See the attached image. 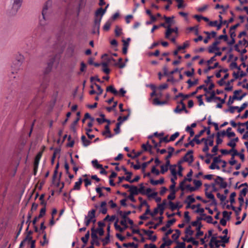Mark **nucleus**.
Instances as JSON below:
<instances>
[{"label": "nucleus", "instance_id": "nucleus-1", "mask_svg": "<svg viewBox=\"0 0 248 248\" xmlns=\"http://www.w3.org/2000/svg\"><path fill=\"white\" fill-rule=\"evenodd\" d=\"M52 1L47 0L43 5L42 11V17H39V23L34 32L36 35L41 36L45 31V27L46 25L48 11L52 7Z\"/></svg>", "mask_w": 248, "mask_h": 248}, {"label": "nucleus", "instance_id": "nucleus-2", "mask_svg": "<svg viewBox=\"0 0 248 248\" xmlns=\"http://www.w3.org/2000/svg\"><path fill=\"white\" fill-rule=\"evenodd\" d=\"M80 8V1L79 0H71L66 11L67 16L74 15L78 16Z\"/></svg>", "mask_w": 248, "mask_h": 248}, {"label": "nucleus", "instance_id": "nucleus-3", "mask_svg": "<svg viewBox=\"0 0 248 248\" xmlns=\"http://www.w3.org/2000/svg\"><path fill=\"white\" fill-rule=\"evenodd\" d=\"M206 129V127H204V129L201 130L199 133L196 134L194 138L192 139V140H190L189 142L185 143L184 146L186 148L188 147L189 146H191L192 147H194L195 145L194 142H195L197 144H200L202 141L205 140L204 139H201L200 140L199 136H202L203 134L205 132Z\"/></svg>", "mask_w": 248, "mask_h": 248}, {"label": "nucleus", "instance_id": "nucleus-4", "mask_svg": "<svg viewBox=\"0 0 248 248\" xmlns=\"http://www.w3.org/2000/svg\"><path fill=\"white\" fill-rule=\"evenodd\" d=\"M13 2L9 14L11 16L15 15L21 6L23 0H12Z\"/></svg>", "mask_w": 248, "mask_h": 248}, {"label": "nucleus", "instance_id": "nucleus-5", "mask_svg": "<svg viewBox=\"0 0 248 248\" xmlns=\"http://www.w3.org/2000/svg\"><path fill=\"white\" fill-rule=\"evenodd\" d=\"M23 60V57L22 56H19L17 59H16L13 63L12 65V68L13 71L11 72V74L14 75L15 73H16L17 71L18 70L22 63Z\"/></svg>", "mask_w": 248, "mask_h": 248}, {"label": "nucleus", "instance_id": "nucleus-6", "mask_svg": "<svg viewBox=\"0 0 248 248\" xmlns=\"http://www.w3.org/2000/svg\"><path fill=\"white\" fill-rule=\"evenodd\" d=\"M95 209H92L89 211L88 213V215L85 216V224L86 226H88L91 222H92V219L95 217Z\"/></svg>", "mask_w": 248, "mask_h": 248}, {"label": "nucleus", "instance_id": "nucleus-7", "mask_svg": "<svg viewBox=\"0 0 248 248\" xmlns=\"http://www.w3.org/2000/svg\"><path fill=\"white\" fill-rule=\"evenodd\" d=\"M205 87L204 85H202L197 87L196 90L191 93L189 95H184L183 93H179L178 95H176L175 98H177L179 97H184V99L188 98L192 96L195 95L197 93L199 90L203 89Z\"/></svg>", "mask_w": 248, "mask_h": 248}, {"label": "nucleus", "instance_id": "nucleus-8", "mask_svg": "<svg viewBox=\"0 0 248 248\" xmlns=\"http://www.w3.org/2000/svg\"><path fill=\"white\" fill-rule=\"evenodd\" d=\"M101 21V17L95 18L94 21V24L93 27V30L92 31L93 34L97 33L98 35L99 34V28L100 22Z\"/></svg>", "mask_w": 248, "mask_h": 248}, {"label": "nucleus", "instance_id": "nucleus-9", "mask_svg": "<svg viewBox=\"0 0 248 248\" xmlns=\"http://www.w3.org/2000/svg\"><path fill=\"white\" fill-rule=\"evenodd\" d=\"M193 151L191 150H189L187 153L183 157V161L187 162L189 163H191L194 160V157L193 155Z\"/></svg>", "mask_w": 248, "mask_h": 248}, {"label": "nucleus", "instance_id": "nucleus-10", "mask_svg": "<svg viewBox=\"0 0 248 248\" xmlns=\"http://www.w3.org/2000/svg\"><path fill=\"white\" fill-rule=\"evenodd\" d=\"M215 182L216 184L219 185L220 188H225L227 186V182L224 181V179L222 177L219 176H217L215 179Z\"/></svg>", "mask_w": 248, "mask_h": 248}, {"label": "nucleus", "instance_id": "nucleus-11", "mask_svg": "<svg viewBox=\"0 0 248 248\" xmlns=\"http://www.w3.org/2000/svg\"><path fill=\"white\" fill-rule=\"evenodd\" d=\"M171 25L170 24L167 27V31L165 33V37L167 39L169 38L170 34L172 32H178V28L175 27L174 28H170Z\"/></svg>", "mask_w": 248, "mask_h": 248}, {"label": "nucleus", "instance_id": "nucleus-12", "mask_svg": "<svg viewBox=\"0 0 248 248\" xmlns=\"http://www.w3.org/2000/svg\"><path fill=\"white\" fill-rule=\"evenodd\" d=\"M46 208H42L40 211V214L37 217H35L33 220H32V222L33 225H35L37 221L39 219L45 215L46 214Z\"/></svg>", "mask_w": 248, "mask_h": 248}, {"label": "nucleus", "instance_id": "nucleus-13", "mask_svg": "<svg viewBox=\"0 0 248 248\" xmlns=\"http://www.w3.org/2000/svg\"><path fill=\"white\" fill-rule=\"evenodd\" d=\"M141 231L144 232V233L148 236V239L151 240L152 242H155L157 239V237L156 235H154L153 237H151V235L154 233L153 231L146 230L145 229H142Z\"/></svg>", "mask_w": 248, "mask_h": 248}, {"label": "nucleus", "instance_id": "nucleus-14", "mask_svg": "<svg viewBox=\"0 0 248 248\" xmlns=\"http://www.w3.org/2000/svg\"><path fill=\"white\" fill-rule=\"evenodd\" d=\"M77 118L71 124L70 129L74 132H76V125L80 120V112L79 111L77 113Z\"/></svg>", "mask_w": 248, "mask_h": 248}, {"label": "nucleus", "instance_id": "nucleus-15", "mask_svg": "<svg viewBox=\"0 0 248 248\" xmlns=\"http://www.w3.org/2000/svg\"><path fill=\"white\" fill-rule=\"evenodd\" d=\"M247 191L248 189L247 187H245L241 190L238 198L239 202H244V197L246 196Z\"/></svg>", "mask_w": 248, "mask_h": 248}, {"label": "nucleus", "instance_id": "nucleus-16", "mask_svg": "<svg viewBox=\"0 0 248 248\" xmlns=\"http://www.w3.org/2000/svg\"><path fill=\"white\" fill-rule=\"evenodd\" d=\"M117 214H118L123 219L126 220L127 218H129L127 216L131 214L132 213L130 211H125L123 212L119 209L117 211Z\"/></svg>", "mask_w": 248, "mask_h": 248}, {"label": "nucleus", "instance_id": "nucleus-17", "mask_svg": "<svg viewBox=\"0 0 248 248\" xmlns=\"http://www.w3.org/2000/svg\"><path fill=\"white\" fill-rule=\"evenodd\" d=\"M211 241L214 242L216 248H218L220 247L221 241L217 240V234H215L212 236Z\"/></svg>", "mask_w": 248, "mask_h": 248}, {"label": "nucleus", "instance_id": "nucleus-18", "mask_svg": "<svg viewBox=\"0 0 248 248\" xmlns=\"http://www.w3.org/2000/svg\"><path fill=\"white\" fill-rule=\"evenodd\" d=\"M107 202L105 201L102 202L100 204V212L103 215H105L107 213V208L106 207Z\"/></svg>", "mask_w": 248, "mask_h": 248}, {"label": "nucleus", "instance_id": "nucleus-19", "mask_svg": "<svg viewBox=\"0 0 248 248\" xmlns=\"http://www.w3.org/2000/svg\"><path fill=\"white\" fill-rule=\"evenodd\" d=\"M105 130L102 132V135L103 136H105L106 135L108 134L107 136V137L108 138H111L113 136V135L111 133L110 129H109V126L108 125H106L105 126Z\"/></svg>", "mask_w": 248, "mask_h": 248}, {"label": "nucleus", "instance_id": "nucleus-20", "mask_svg": "<svg viewBox=\"0 0 248 248\" xmlns=\"http://www.w3.org/2000/svg\"><path fill=\"white\" fill-rule=\"evenodd\" d=\"M192 181V178H185L184 179V180L181 182L180 183V184H179V188L182 191H183L185 188L184 187V185H185V183L186 182V181H188V182H191Z\"/></svg>", "mask_w": 248, "mask_h": 248}, {"label": "nucleus", "instance_id": "nucleus-21", "mask_svg": "<svg viewBox=\"0 0 248 248\" xmlns=\"http://www.w3.org/2000/svg\"><path fill=\"white\" fill-rule=\"evenodd\" d=\"M150 182L152 185L154 186H156L158 184H162L164 183V179L163 177H161L159 180H154L153 179H150Z\"/></svg>", "mask_w": 248, "mask_h": 248}, {"label": "nucleus", "instance_id": "nucleus-22", "mask_svg": "<svg viewBox=\"0 0 248 248\" xmlns=\"http://www.w3.org/2000/svg\"><path fill=\"white\" fill-rule=\"evenodd\" d=\"M244 202H239V206L237 208H235V209L233 210L235 213L236 216V219L239 220L240 219L239 214L242 210V206L243 205Z\"/></svg>", "mask_w": 248, "mask_h": 248}, {"label": "nucleus", "instance_id": "nucleus-23", "mask_svg": "<svg viewBox=\"0 0 248 248\" xmlns=\"http://www.w3.org/2000/svg\"><path fill=\"white\" fill-rule=\"evenodd\" d=\"M202 227V223H200L199 225L197 227L196 230L197 231V233L196 234V236L197 238L202 236L203 235V232L201 230V228Z\"/></svg>", "mask_w": 248, "mask_h": 248}, {"label": "nucleus", "instance_id": "nucleus-24", "mask_svg": "<svg viewBox=\"0 0 248 248\" xmlns=\"http://www.w3.org/2000/svg\"><path fill=\"white\" fill-rule=\"evenodd\" d=\"M151 211L150 209V206H148V208H147L145 212L144 213L140 216L139 218L141 220H146L148 218V217L146 216L147 215L149 214L150 215Z\"/></svg>", "mask_w": 248, "mask_h": 248}, {"label": "nucleus", "instance_id": "nucleus-25", "mask_svg": "<svg viewBox=\"0 0 248 248\" xmlns=\"http://www.w3.org/2000/svg\"><path fill=\"white\" fill-rule=\"evenodd\" d=\"M106 13V9H103L102 8H100L99 9H98L96 12H95V16L96 17V18H98L97 16H100L102 18V16L105 14V13Z\"/></svg>", "mask_w": 248, "mask_h": 248}, {"label": "nucleus", "instance_id": "nucleus-26", "mask_svg": "<svg viewBox=\"0 0 248 248\" xmlns=\"http://www.w3.org/2000/svg\"><path fill=\"white\" fill-rule=\"evenodd\" d=\"M128 191L130 192V194L137 195L139 194L138 188L135 186H131Z\"/></svg>", "mask_w": 248, "mask_h": 248}, {"label": "nucleus", "instance_id": "nucleus-27", "mask_svg": "<svg viewBox=\"0 0 248 248\" xmlns=\"http://www.w3.org/2000/svg\"><path fill=\"white\" fill-rule=\"evenodd\" d=\"M81 140L83 145L85 147L89 146L91 143V141L90 140H87L84 135H82L81 136Z\"/></svg>", "mask_w": 248, "mask_h": 248}, {"label": "nucleus", "instance_id": "nucleus-28", "mask_svg": "<svg viewBox=\"0 0 248 248\" xmlns=\"http://www.w3.org/2000/svg\"><path fill=\"white\" fill-rule=\"evenodd\" d=\"M107 92H109L115 95H117L119 93L114 88L112 85L108 86L106 89Z\"/></svg>", "mask_w": 248, "mask_h": 248}, {"label": "nucleus", "instance_id": "nucleus-29", "mask_svg": "<svg viewBox=\"0 0 248 248\" xmlns=\"http://www.w3.org/2000/svg\"><path fill=\"white\" fill-rule=\"evenodd\" d=\"M96 233H97L95 232L94 227H93L91 229V237L92 239V241H94V240L98 239V237Z\"/></svg>", "mask_w": 248, "mask_h": 248}, {"label": "nucleus", "instance_id": "nucleus-30", "mask_svg": "<svg viewBox=\"0 0 248 248\" xmlns=\"http://www.w3.org/2000/svg\"><path fill=\"white\" fill-rule=\"evenodd\" d=\"M175 232H176V233L173 234L171 236V237L176 243V241H177V239L179 238L181 234V231L178 229H176L175 230Z\"/></svg>", "mask_w": 248, "mask_h": 248}, {"label": "nucleus", "instance_id": "nucleus-31", "mask_svg": "<svg viewBox=\"0 0 248 248\" xmlns=\"http://www.w3.org/2000/svg\"><path fill=\"white\" fill-rule=\"evenodd\" d=\"M195 202V199L193 197V195H189L187 197L186 200L185 201V203L187 204H191Z\"/></svg>", "mask_w": 248, "mask_h": 248}, {"label": "nucleus", "instance_id": "nucleus-32", "mask_svg": "<svg viewBox=\"0 0 248 248\" xmlns=\"http://www.w3.org/2000/svg\"><path fill=\"white\" fill-rule=\"evenodd\" d=\"M82 182V178H80L78 181L75 183V186L72 190H79L80 188V186Z\"/></svg>", "mask_w": 248, "mask_h": 248}, {"label": "nucleus", "instance_id": "nucleus-33", "mask_svg": "<svg viewBox=\"0 0 248 248\" xmlns=\"http://www.w3.org/2000/svg\"><path fill=\"white\" fill-rule=\"evenodd\" d=\"M178 202H177L176 204H175L173 202L170 201L169 202V204L170 205V208L172 210L174 211L177 208H180L182 207V205L178 207Z\"/></svg>", "mask_w": 248, "mask_h": 248}, {"label": "nucleus", "instance_id": "nucleus-34", "mask_svg": "<svg viewBox=\"0 0 248 248\" xmlns=\"http://www.w3.org/2000/svg\"><path fill=\"white\" fill-rule=\"evenodd\" d=\"M101 65L103 67L102 71L106 74H108L110 73V70L108 68V63L102 62Z\"/></svg>", "mask_w": 248, "mask_h": 248}, {"label": "nucleus", "instance_id": "nucleus-35", "mask_svg": "<svg viewBox=\"0 0 248 248\" xmlns=\"http://www.w3.org/2000/svg\"><path fill=\"white\" fill-rule=\"evenodd\" d=\"M122 61L123 59L122 58H120L118 60V62L115 63L114 65L115 66L118 67L121 69L123 68L124 67H125V64L124 63L122 62Z\"/></svg>", "mask_w": 248, "mask_h": 248}, {"label": "nucleus", "instance_id": "nucleus-36", "mask_svg": "<svg viewBox=\"0 0 248 248\" xmlns=\"http://www.w3.org/2000/svg\"><path fill=\"white\" fill-rule=\"evenodd\" d=\"M199 82L198 79H195L194 81H191V79H188L186 83L188 84V88H191L192 86L198 84Z\"/></svg>", "mask_w": 248, "mask_h": 248}, {"label": "nucleus", "instance_id": "nucleus-37", "mask_svg": "<svg viewBox=\"0 0 248 248\" xmlns=\"http://www.w3.org/2000/svg\"><path fill=\"white\" fill-rule=\"evenodd\" d=\"M122 124V121H119L116 124V127L114 129L115 134H118L120 132V126Z\"/></svg>", "mask_w": 248, "mask_h": 248}, {"label": "nucleus", "instance_id": "nucleus-38", "mask_svg": "<svg viewBox=\"0 0 248 248\" xmlns=\"http://www.w3.org/2000/svg\"><path fill=\"white\" fill-rule=\"evenodd\" d=\"M61 150L58 148H56L54 149V153L53 155L51 158V162L52 164H53L54 163L55 158H56V155L57 154H59L60 153Z\"/></svg>", "mask_w": 248, "mask_h": 248}, {"label": "nucleus", "instance_id": "nucleus-39", "mask_svg": "<svg viewBox=\"0 0 248 248\" xmlns=\"http://www.w3.org/2000/svg\"><path fill=\"white\" fill-rule=\"evenodd\" d=\"M127 111H128V114L127 115L124 116V117L119 116L118 118V119H117L118 122H119V121H122V123H123V122H124L128 119V118L129 117L130 114V110L129 109H128Z\"/></svg>", "mask_w": 248, "mask_h": 248}, {"label": "nucleus", "instance_id": "nucleus-40", "mask_svg": "<svg viewBox=\"0 0 248 248\" xmlns=\"http://www.w3.org/2000/svg\"><path fill=\"white\" fill-rule=\"evenodd\" d=\"M202 139H204L205 140H203L204 143V146L202 149V151L205 153L208 152L209 148L208 146V139L206 138H202Z\"/></svg>", "mask_w": 248, "mask_h": 248}, {"label": "nucleus", "instance_id": "nucleus-41", "mask_svg": "<svg viewBox=\"0 0 248 248\" xmlns=\"http://www.w3.org/2000/svg\"><path fill=\"white\" fill-rule=\"evenodd\" d=\"M176 167V165H174L173 166H171L170 167V170L171 174L173 176H174V178L175 179H177V176H176L177 172H176V169H175Z\"/></svg>", "mask_w": 248, "mask_h": 248}, {"label": "nucleus", "instance_id": "nucleus-42", "mask_svg": "<svg viewBox=\"0 0 248 248\" xmlns=\"http://www.w3.org/2000/svg\"><path fill=\"white\" fill-rule=\"evenodd\" d=\"M90 237V232L88 231L84 237H82L81 238V240L84 243V244H86L88 241L89 238Z\"/></svg>", "mask_w": 248, "mask_h": 248}, {"label": "nucleus", "instance_id": "nucleus-43", "mask_svg": "<svg viewBox=\"0 0 248 248\" xmlns=\"http://www.w3.org/2000/svg\"><path fill=\"white\" fill-rule=\"evenodd\" d=\"M123 246L125 248H128L132 247L134 248H138V244H135L134 242L128 243H124L123 244Z\"/></svg>", "mask_w": 248, "mask_h": 248}, {"label": "nucleus", "instance_id": "nucleus-44", "mask_svg": "<svg viewBox=\"0 0 248 248\" xmlns=\"http://www.w3.org/2000/svg\"><path fill=\"white\" fill-rule=\"evenodd\" d=\"M163 217L162 216H160L158 217L159 222L158 223L155 224L154 226H151L149 228L152 229L153 228L154 229H156L158 226H159L160 224H162L163 222Z\"/></svg>", "mask_w": 248, "mask_h": 248}, {"label": "nucleus", "instance_id": "nucleus-45", "mask_svg": "<svg viewBox=\"0 0 248 248\" xmlns=\"http://www.w3.org/2000/svg\"><path fill=\"white\" fill-rule=\"evenodd\" d=\"M219 48L218 47L214 46L213 45L209 46L208 47V52L212 53L215 52V50H218Z\"/></svg>", "mask_w": 248, "mask_h": 248}, {"label": "nucleus", "instance_id": "nucleus-46", "mask_svg": "<svg viewBox=\"0 0 248 248\" xmlns=\"http://www.w3.org/2000/svg\"><path fill=\"white\" fill-rule=\"evenodd\" d=\"M235 100H237V96H230L227 102V105L231 106Z\"/></svg>", "mask_w": 248, "mask_h": 248}, {"label": "nucleus", "instance_id": "nucleus-47", "mask_svg": "<svg viewBox=\"0 0 248 248\" xmlns=\"http://www.w3.org/2000/svg\"><path fill=\"white\" fill-rule=\"evenodd\" d=\"M185 233L186 234V235H192L194 233V231L191 230V226H188L186 228L185 230Z\"/></svg>", "mask_w": 248, "mask_h": 248}, {"label": "nucleus", "instance_id": "nucleus-48", "mask_svg": "<svg viewBox=\"0 0 248 248\" xmlns=\"http://www.w3.org/2000/svg\"><path fill=\"white\" fill-rule=\"evenodd\" d=\"M230 154L232 155V159H233L235 156H238V155L239 153L238 151L234 148V149H231L230 150Z\"/></svg>", "mask_w": 248, "mask_h": 248}, {"label": "nucleus", "instance_id": "nucleus-49", "mask_svg": "<svg viewBox=\"0 0 248 248\" xmlns=\"http://www.w3.org/2000/svg\"><path fill=\"white\" fill-rule=\"evenodd\" d=\"M138 191L139 193H140L142 195H145V187L143 186V183L140 184V188L138 189Z\"/></svg>", "mask_w": 248, "mask_h": 248}, {"label": "nucleus", "instance_id": "nucleus-50", "mask_svg": "<svg viewBox=\"0 0 248 248\" xmlns=\"http://www.w3.org/2000/svg\"><path fill=\"white\" fill-rule=\"evenodd\" d=\"M117 101L114 102L113 105L111 107H106V109L108 112H111L112 110L115 109V108L117 105Z\"/></svg>", "mask_w": 248, "mask_h": 248}, {"label": "nucleus", "instance_id": "nucleus-51", "mask_svg": "<svg viewBox=\"0 0 248 248\" xmlns=\"http://www.w3.org/2000/svg\"><path fill=\"white\" fill-rule=\"evenodd\" d=\"M215 95H216V93H215V91H212L211 93L210 96L209 97H207L206 98V101L208 102H211V101L213 99H215V96H216Z\"/></svg>", "mask_w": 248, "mask_h": 248}, {"label": "nucleus", "instance_id": "nucleus-52", "mask_svg": "<svg viewBox=\"0 0 248 248\" xmlns=\"http://www.w3.org/2000/svg\"><path fill=\"white\" fill-rule=\"evenodd\" d=\"M92 163L94 167L97 169H99L100 168H102V165L101 164H99L98 163L97 160H93L92 161Z\"/></svg>", "mask_w": 248, "mask_h": 248}, {"label": "nucleus", "instance_id": "nucleus-53", "mask_svg": "<svg viewBox=\"0 0 248 248\" xmlns=\"http://www.w3.org/2000/svg\"><path fill=\"white\" fill-rule=\"evenodd\" d=\"M167 237H163L162 240L164 241V244L166 246H170L171 245L173 241L170 239L166 240Z\"/></svg>", "mask_w": 248, "mask_h": 248}, {"label": "nucleus", "instance_id": "nucleus-54", "mask_svg": "<svg viewBox=\"0 0 248 248\" xmlns=\"http://www.w3.org/2000/svg\"><path fill=\"white\" fill-rule=\"evenodd\" d=\"M236 194L235 192H232L230 196V202L231 204H233L235 202V197L236 196Z\"/></svg>", "mask_w": 248, "mask_h": 248}, {"label": "nucleus", "instance_id": "nucleus-55", "mask_svg": "<svg viewBox=\"0 0 248 248\" xmlns=\"http://www.w3.org/2000/svg\"><path fill=\"white\" fill-rule=\"evenodd\" d=\"M248 105V103H243L241 107H238V108H236L238 112H241L243 110H244Z\"/></svg>", "mask_w": 248, "mask_h": 248}, {"label": "nucleus", "instance_id": "nucleus-56", "mask_svg": "<svg viewBox=\"0 0 248 248\" xmlns=\"http://www.w3.org/2000/svg\"><path fill=\"white\" fill-rule=\"evenodd\" d=\"M219 238L221 239V242L224 243H228L229 242V237H228L227 235L220 236Z\"/></svg>", "mask_w": 248, "mask_h": 248}, {"label": "nucleus", "instance_id": "nucleus-57", "mask_svg": "<svg viewBox=\"0 0 248 248\" xmlns=\"http://www.w3.org/2000/svg\"><path fill=\"white\" fill-rule=\"evenodd\" d=\"M122 33V29L119 26H116L115 29V34L116 36H119Z\"/></svg>", "mask_w": 248, "mask_h": 248}, {"label": "nucleus", "instance_id": "nucleus-58", "mask_svg": "<svg viewBox=\"0 0 248 248\" xmlns=\"http://www.w3.org/2000/svg\"><path fill=\"white\" fill-rule=\"evenodd\" d=\"M176 190L171 191L170 194L168 196L167 199L170 200H173L175 198Z\"/></svg>", "mask_w": 248, "mask_h": 248}, {"label": "nucleus", "instance_id": "nucleus-59", "mask_svg": "<svg viewBox=\"0 0 248 248\" xmlns=\"http://www.w3.org/2000/svg\"><path fill=\"white\" fill-rule=\"evenodd\" d=\"M193 183L195 185V187L196 188V190L198 189L202 185V183L200 180H193Z\"/></svg>", "mask_w": 248, "mask_h": 248}, {"label": "nucleus", "instance_id": "nucleus-60", "mask_svg": "<svg viewBox=\"0 0 248 248\" xmlns=\"http://www.w3.org/2000/svg\"><path fill=\"white\" fill-rule=\"evenodd\" d=\"M189 46V43L187 42H185L184 43L182 46H179L177 47L178 50H181L182 49H184Z\"/></svg>", "mask_w": 248, "mask_h": 248}, {"label": "nucleus", "instance_id": "nucleus-61", "mask_svg": "<svg viewBox=\"0 0 248 248\" xmlns=\"http://www.w3.org/2000/svg\"><path fill=\"white\" fill-rule=\"evenodd\" d=\"M176 221L175 218H172L170 220H169L167 221V223L166 224V228H170L171 225H172L174 223H175Z\"/></svg>", "mask_w": 248, "mask_h": 248}, {"label": "nucleus", "instance_id": "nucleus-62", "mask_svg": "<svg viewBox=\"0 0 248 248\" xmlns=\"http://www.w3.org/2000/svg\"><path fill=\"white\" fill-rule=\"evenodd\" d=\"M186 131L189 133L190 137H192L194 135V130L189 126H187L186 128Z\"/></svg>", "mask_w": 248, "mask_h": 248}, {"label": "nucleus", "instance_id": "nucleus-63", "mask_svg": "<svg viewBox=\"0 0 248 248\" xmlns=\"http://www.w3.org/2000/svg\"><path fill=\"white\" fill-rule=\"evenodd\" d=\"M184 217L186 223H189L190 221V217L189 216V212L186 211L184 213Z\"/></svg>", "mask_w": 248, "mask_h": 248}, {"label": "nucleus", "instance_id": "nucleus-64", "mask_svg": "<svg viewBox=\"0 0 248 248\" xmlns=\"http://www.w3.org/2000/svg\"><path fill=\"white\" fill-rule=\"evenodd\" d=\"M110 26L111 22L109 21H107L103 26V30L105 31H108L110 29Z\"/></svg>", "mask_w": 248, "mask_h": 248}]
</instances>
